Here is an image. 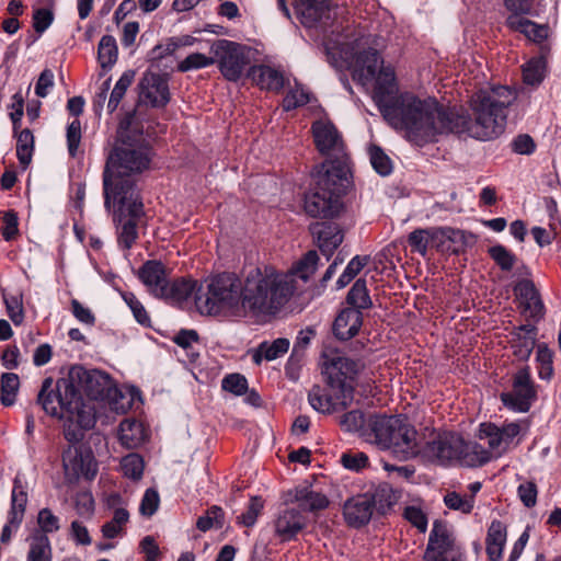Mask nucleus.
Returning <instances> with one entry per match:
<instances>
[{"label":"nucleus","mask_w":561,"mask_h":561,"mask_svg":"<svg viewBox=\"0 0 561 561\" xmlns=\"http://www.w3.org/2000/svg\"><path fill=\"white\" fill-rule=\"evenodd\" d=\"M352 75L364 87L374 83L373 98L385 118L416 146L434 142L446 133L483 141L495 139L504 133L508 107L516 100V93L506 85L480 89L471 95V114H467L445 110L436 100H422L412 93L393 98L398 90L394 70L383 65L374 48L356 55Z\"/></svg>","instance_id":"obj_1"},{"label":"nucleus","mask_w":561,"mask_h":561,"mask_svg":"<svg viewBox=\"0 0 561 561\" xmlns=\"http://www.w3.org/2000/svg\"><path fill=\"white\" fill-rule=\"evenodd\" d=\"M151 149L141 135H128L118 131V140L110 152L103 171V195L106 204L113 202H135L140 197L137 176L149 168Z\"/></svg>","instance_id":"obj_2"},{"label":"nucleus","mask_w":561,"mask_h":561,"mask_svg":"<svg viewBox=\"0 0 561 561\" xmlns=\"http://www.w3.org/2000/svg\"><path fill=\"white\" fill-rule=\"evenodd\" d=\"M295 278L274 267L252 268L242 282V306L254 314H274L294 295Z\"/></svg>","instance_id":"obj_3"},{"label":"nucleus","mask_w":561,"mask_h":561,"mask_svg":"<svg viewBox=\"0 0 561 561\" xmlns=\"http://www.w3.org/2000/svg\"><path fill=\"white\" fill-rule=\"evenodd\" d=\"M363 438L380 449L390 450L400 460L411 459L420 451L416 430L397 415L369 416Z\"/></svg>","instance_id":"obj_4"},{"label":"nucleus","mask_w":561,"mask_h":561,"mask_svg":"<svg viewBox=\"0 0 561 561\" xmlns=\"http://www.w3.org/2000/svg\"><path fill=\"white\" fill-rule=\"evenodd\" d=\"M242 282L233 273L205 278L197 287L195 306L201 314H239L243 310Z\"/></svg>","instance_id":"obj_5"},{"label":"nucleus","mask_w":561,"mask_h":561,"mask_svg":"<svg viewBox=\"0 0 561 561\" xmlns=\"http://www.w3.org/2000/svg\"><path fill=\"white\" fill-rule=\"evenodd\" d=\"M350 169L343 161L318 172L312 191L305 197V210L311 217H334L341 208V195L348 183Z\"/></svg>","instance_id":"obj_6"},{"label":"nucleus","mask_w":561,"mask_h":561,"mask_svg":"<svg viewBox=\"0 0 561 561\" xmlns=\"http://www.w3.org/2000/svg\"><path fill=\"white\" fill-rule=\"evenodd\" d=\"M54 379L47 377L43 380L37 396V402L43 410L55 417L66 419L81 428L90 430L95 424L94 408L83 402L82 396L72 400L70 396H65V391H56Z\"/></svg>","instance_id":"obj_7"},{"label":"nucleus","mask_w":561,"mask_h":561,"mask_svg":"<svg viewBox=\"0 0 561 561\" xmlns=\"http://www.w3.org/2000/svg\"><path fill=\"white\" fill-rule=\"evenodd\" d=\"M425 455L442 465L458 462L466 467L482 466L492 457L491 451L478 443L465 442L456 433H444L428 442Z\"/></svg>","instance_id":"obj_8"},{"label":"nucleus","mask_w":561,"mask_h":561,"mask_svg":"<svg viewBox=\"0 0 561 561\" xmlns=\"http://www.w3.org/2000/svg\"><path fill=\"white\" fill-rule=\"evenodd\" d=\"M56 391H65V396L79 398L84 392L91 400H111L118 392L111 376L99 369H87L81 365H73L68 374L58 379Z\"/></svg>","instance_id":"obj_9"},{"label":"nucleus","mask_w":561,"mask_h":561,"mask_svg":"<svg viewBox=\"0 0 561 561\" xmlns=\"http://www.w3.org/2000/svg\"><path fill=\"white\" fill-rule=\"evenodd\" d=\"M136 203L138 206L134 207L131 202H113L106 204V199L104 198V207L112 211L113 221L117 226L118 234L117 242L119 247L123 249H130L133 244L136 242L138 238L137 225L139 219L144 216V204L140 197H136Z\"/></svg>","instance_id":"obj_10"},{"label":"nucleus","mask_w":561,"mask_h":561,"mask_svg":"<svg viewBox=\"0 0 561 561\" xmlns=\"http://www.w3.org/2000/svg\"><path fill=\"white\" fill-rule=\"evenodd\" d=\"M215 62L222 76L229 81H238L249 65L247 47L228 39H217L210 46Z\"/></svg>","instance_id":"obj_11"},{"label":"nucleus","mask_w":561,"mask_h":561,"mask_svg":"<svg viewBox=\"0 0 561 561\" xmlns=\"http://www.w3.org/2000/svg\"><path fill=\"white\" fill-rule=\"evenodd\" d=\"M323 357V374L327 376L329 386H331L333 390H346L347 388L350 389L351 394L354 396L353 381L363 368V364L359 360L348 358L339 352L325 354Z\"/></svg>","instance_id":"obj_12"},{"label":"nucleus","mask_w":561,"mask_h":561,"mask_svg":"<svg viewBox=\"0 0 561 561\" xmlns=\"http://www.w3.org/2000/svg\"><path fill=\"white\" fill-rule=\"evenodd\" d=\"M312 134L317 149L321 154L332 158L323 164L324 170L343 161L347 165L345 145L336 127L331 122L318 121L312 124Z\"/></svg>","instance_id":"obj_13"},{"label":"nucleus","mask_w":561,"mask_h":561,"mask_svg":"<svg viewBox=\"0 0 561 561\" xmlns=\"http://www.w3.org/2000/svg\"><path fill=\"white\" fill-rule=\"evenodd\" d=\"M353 400L354 396L351 394L350 389L333 390V388L329 386L328 380L325 387L314 385L308 393V401L312 409L327 414L347 409Z\"/></svg>","instance_id":"obj_14"},{"label":"nucleus","mask_w":561,"mask_h":561,"mask_svg":"<svg viewBox=\"0 0 561 561\" xmlns=\"http://www.w3.org/2000/svg\"><path fill=\"white\" fill-rule=\"evenodd\" d=\"M536 399V390L527 368L517 371L514 377L513 391L501 394L503 404L517 412H527Z\"/></svg>","instance_id":"obj_15"},{"label":"nucleus","mask_w":561,"mask_h":561,"mask_svg":"<svg viewBox=\"0 0 561 561\" xmlns=\"http://www.w3.org/2000/svg\"><path fill=\"white\" fill-rule=\"evenodd\" d=\"M62 463L67 474L89 480L96 474V465L92 453L81 446H69L62 454Z\"/></svg>","instance_id":"obj_16"},{"label":"nucleus","mask_w":561,"mask_h":561,"mask_svg":"<svg viewBox=\"0 0 561 561\" xmlns=\"http://www.w3.org/2000/svg\"><path fill=\"white\" fill-rule=\"evenodd\" d=\"M309 230L321 253L329 260L344 240V232L336 222L317 221Z\"/></svg>","instance_id":"obj_17"},{"label":"nucleus","mask_w":561,"mask_h":561,"mask_svg":"<svg viewBox=\"0 0 561 561\" xmlns=\"http://www.w3.org/2000/svg\"><path fill=\"white\" fill-rule=\"evenodd\" d=\"M454 546V539L449 535L446 526L436 520L428 538L424 559L426 561H443L444 557L460 552L456 550Z\"/></svg>","instance_id":"obj_18"},{"label":"nucleus","mask_w":561,"mask_h":561,"mask_svg":"<svg viewBox=\"0 0 561 561\" xmlns=\"http://www.w3.org/2000/svg\"><path fill=\"white\" fill-rule=\"evenodd\" d=\"M140 98L154 107H163L170 101L167 79L158 73L147 72L139 82Z\"/></svg>","instance_id":"obj_19"},{"label":"nucleus","mask_w":561,"mask_h":561,"mask_svg":"<svg viewBox=\"0 0 561 561\" xmlns=\"http://www.w3.org/2000/svg\"><path fill=\"white\" fill-rule=\"evenodd\" d=\"M514 294L524 314L537 321L542 318L543 304L531 280H519L514 287Z\"/></svg>","instance_id":"obj_20"},{"label":"nucleus","mask_w":561,"mask_h":561,"mask_svg":"<svg viewBox=\"0 0 561 561\" xmlns=\"http://www.w3.org/2000/svg\"><path fill=\"white\" fill-rule=\"evenodd\" d=\"M371 501L368 493L348 499L343 505V516L346 524L355 528L366 525L374 513Z\"/></svg>","instance_id":"obj_21"},{"label":"nucleus","mask_w":561,"mask_h":561,"mask_svg":"<svg viewBox=\"0 0 561 561\" xmlns=\"http://www.w3.org/2000/svg\"><path fill=\"white\" fill-rule=\"evenodd\" d=\"M307 518L300 510L288 507L280 511L274 522L275 534L283 540L288 541L306 528Z\"/></svg>","instance_id":"obj_22"},{"label":"nucleus","mask_w":561,"mask_h":561,"mask_svg":"<svg viewBox=\"0 0 561 561\" xmlns=\"http://www.w3.org/2000/svg\"><path fill=\"white\" fill-rule=\"evenodd\" d=\"M138 276L148 290L159 298L168 282L164 265L159 261H147L138 271Z\"/></svg>","instance_id":"obj_23"},{"label":"nucleus","mask_w":561,"mask_h":561,"mask_svg":"<svg viewBox=\"0 0 561 561\" xmlns=\"http://www.w3.org/2000/svg\"><path fill=\"white\" fill-rule=\"evenodd\" d=\"M363 323L362 312L356 309H343L333 323V332L340 340L346 341L355 336Z\"/></svg>","instance_id":"obj_24"},{"label":"nucleus","mask_w":561,"mask_h":561,"mask_svg":"<svg viewBox=\"0 0 561 561\" xmlns=\"http://www.w3.org/2000/svg\"><path fill=\"white\" fill-rule=\"evenodd\" d=\"M249 77L261 89L270 91L278 92L285 84L283 73L265 65L251 67L249 70Z\"/></svg>","instance_id":"obj_25"},{"label":"nucleus","mask_w":561,"mask_h":561,"mask_svg":"<svg viewBox=\"0 0 561 561\" xmlns=\"http://www.w3.org/2000/svg\"><path fill=\"white\" fill-rule=\"evenodd\" d=\"M506 25L513 31L523 33L528 39L535 43H541L549 34V27L547 25L537 24L524 16L508 15Z\"/></svg>","instance_id":"obj_26"},{"label":"nucleus","mask_w":561,"mask_h":561,"mask_svg":"<svg viewBox=\"0 0 561 561\" xmlns=\"http://www.w3.org/2000/svg\"><path fill=\"white\" fill-rule=\"evenodd\" d=\"M537 329L531 324H524L517 329L515 337L512 341L514 355L519 360L529 358L536 344Z\"/></svg>","instance_id":"obj_27"},{"label":"nucleus","mask_w":561,"mask_h":561,"mask_svg":"<svg viewBox=\"0 0 561 561\" xmlns=\"http://www.w3.org/2000/svg\"><path fill=\"white\" fill-rule=\"evenodd\" d=\"M294 501L299 504V508L311 513L325 510L330 504L327 495L316 492L309 486L296 488L294 490Z\"/></svg>","instance_id":"obj_28"},{"label":"nucleus","mask_w":561,"mask_h":561,"mask_svg":"<svg viewBox=\"0 0 561 561\" xmlns=\"http://www.w3.org/2000/svg\"><path fill=\"white\" fill-rule=\"evenodd\" d=\"M486 554L490 561H499L506 542V527L500 520H493L486 535Z\"/></svg>","instance_id":"obj_29"},{"label":"nucleus","mask_w":561,"mask_h":561,"mask_svg":"<svg viewBox=\"0 0 561 561\" xmlns=\"http://www.w3.org/2000/svg\"><path fill=\"white\" fill-rule=\"evenodd\" d=\"M289 344V340L285 337H279L272 342L264 341L253 350L252 359L256 365H260L263 359L267 362L274 360L288 352Z\"/></svg>","instance_id":"obj_30"},{"label":"nucleus","mask_w":561,"mask_h":561,"mask_svg":"<svg viewBox=\"0 0 561 561\" xmlns=\"http://www.w3.org/2000/svg\"><path fill=\"white\" fill-rule=\"evenodd\" d=\"M196 282L190 279H176L172 283L167 282L163 288V295L159 298L170 302L185 301L193 293L196 294Z\"/></svg>","instance_id":"obj_31"},{"label":"nucleus","mask_w":561,"mask_h":561,"mask_svg":"<svg viewBox=\"0 0 561 561\" xmlns=\"http://www.w3.org/2000/svg\"><path fill=\"white\" fill-rule=\"evenodd\" d=\"M26 504V489L22 484V481L19 478H15L11 494V510L9 512V516H11V524H14L15 528H18L23 520Z\"/></svg>","instance_id":"obj_32"},{"label":"nucleus","mask_w":561,"mask_h":561,"mask_svg":"<svg viewBox=\"0 0 561 561\" xmlns=\"http://www.w3.org/2000/svg\"><path fill=\"white\" fill-rule=\"evenodd\" d=\"M328 4L329 0H295L297 12L304 19V23L308 25L321 19Z\"/></svg>","instance_id":"obj_33"},{"label":"nucleus","mask_w":561,"mask_h":561,"mask_svg":"<svg viewBox=\"0 0 561 561\" xmlns=\"http://www.w3.org/2000/svg\"><path fill=\"white\" fill-rule=\"evenodd\" d=\"M346 301L352 306L350 309H356L358 311L362 309H368L373 306L365 279L358 278L353 284L346 296Z\"/></svg>","instance_id":"obj_34"},{"label":"nucleus","mask_w":561,"mask_h":561,"mask_svg":"<svg viewBox=\"0 0 561 561\" xmlns=\"http://www.w3.org/2000/svg\"><path fill=\"white\" fill-rule=\"evenodd\" d=\"M34 152L33 133L25 128L16 135V157L23 169H26L32 161Z\"/></svg>","instance_id":"obj_35"},{"label":"nucleus","mask_w":561,"mask_h":561,"mask_svg":"<svg viewBox=\"0 0 561 561\" xmlns=\"http://www.w3.org/2000/svg\"><path fill=\"white\" fill-rule=\"evenodd\" d=\"M118 49L112 35H104L98 47V58L102 68L112 67L117 60Z\"/></svg>","instance_id":"obj_36"},{"label":"nucleus","mask_w":561,"mask_h":561,"mask_svg":"<svg viewBox=\"0 0 561 561\" xmlns=\"http://www.w3.org/2000/svg\"><path fill=\"white\" fill-rule=\"evenodd\" d=\"M118 435L123 445L134 448L140 443L142 437L141 424L136 421L124 420L119 424Z\"/></svg>","instance_id":"obj_37"},{"label":"nucleus","mask_w":561,"mask_h":561,"mask_svg":"<svg viewBox=\"0 0 561 561\" xmlns=\"http://www.w3.org/2000/svg\"><path fill=\"white\" fill-rule=\"evenodd\" d=\"M19 387L20 380L16 374H2L0 381V400L3 405L10 407L15 402Z\"/></svg>","instance_id":"obj_38"},{"label":"nucleus","mask_w":561,"mask_h":561,"mask_svg":"<svg viewBox=\"0 0 561 561\" xmlns=\"http://www.w3.org/2000/svg\"><path fill=\"white\" fill-rule=\"evenodd\" d=\"M368 497L373 500V507L380 514H385L394 503L396 495L388 484L379 485L373 493H368Z\"/></svg>","instance_id":"obj_39"},{"label":"nucleus","mask_w":561,"mask_h":561,"mask_svg":"<svg viewBox=\"0 0 561 561\" xmlns=\"http://www.w3.org/2000/svg\"><path fill=\"white\" fill-rule=\"evenodd\" d=\"M28 561H50V543L45 534L36 533L32 537Z\"/></svg>","instance_id":"obj_40"},{"label":"nucleus","mask_w":561,"mask_h":561,"mask_svg":"<svg viewBox=\"0 0 561 561\" xmlns=\"http://www.w3.org/2000/svg\"><path fill=\"white\" fill-rule=\"evenodd\" d=\"M546 71V61L542 57L533 58L523 67V78L525 83L530 85L539 84Z\"/></svg>","instance_id":"obj_41"},{"label":"nucleus","mask_w":561,"mask_h":561,"mask_svg":"<svg viewBox=\"0 0 561 561\" xmlns=\"http://www.w3.org/2000/svg\"><path fill=\"white\" fill-rule=\"evenodd\" d=\"M480 437L488 438V445L492 451H495L497 455L504 453L507 448L505 446L504 439L500 432V427L491 423H483L480 426Z\"/></svg>","instance_id":"obj_42"},{"label":"nucleus","mask_w":561,"mask_h":561,"mask_svg":"<svg viewBox=\"0 0 561 561\" xmlns=\"http://www.w3.org/2000/svg\"><path fill=\"white\" fill-rule=\"evenodd\" d=\"M134 77H135L134 71H126L122 75V77L116 82L114 89L112 90V93L110 95V100L107 103V108L111 113H113L117 108V106H118L119 102L122 101V99L124 98L127 89L133 83Z\"/></svg>","instance_id":"obj_43"},{"label":"nucleus","mask_w":561,"mask_h":561,"mask_svg":"<svg viewBox=\"0 0 561 561\" xmlns=\"http://www.w3.org/2000/svg\"><path fill=\"white\" fill-rule=\"evenodd\" d=\"M447 237V247L446 252L459 253L465 250V248L473 243V236L471 233H467L463 230L455 229L450 227L449 233Z\"/></svg>","instance_id":"obj_44"},{"label":"nucleus","mask_w":561,"mask_h":561,"mask_svg":"<svg viewBox=\"0 0 561 561\" xmlns=\"http://www.w3.org/2000/svg\"><path fill=\"white\" fill-rule=\"evenodd\" d=\"M367 420L364 417L363 412L353 410L343 414L340 419V426L345 432H357L363 437L366 430Z\"/></svg>","instance_id":"obj_45"},{"label":"nucleus","mask_w":561,"mask_h":561,"mask_svg":"<svg viewBox=\"0 0 561 561\" xmlns=\"http://www.w3.org/2000/svg\"><path fill=\"white\" fill-rule=\"evenodd\" d=\"M488 252L497 266L505 272L511 271L517 261L516 255L502 244L491 247Z\"/></svg>","instance_id":"obj_46"},{"label":"nucleus","mask_w":561,"mask_h":561,"mask_svg":"<svg viewBox=\"0 0 561 561\" xmlns=\"http://www.w3.org/2000/svg\"><path fill=\"white\" fill-rule=\"evenodd\" d=\"M121 469L125 477L139 480L144 472V460L138 454H129L122 459Z\"/></svg>","instance_id":"obj_47"},{"label":"nucleus","mask_w":561,"mask_h":561,"mask_svg":"<svg viewBox=\"0 0 561 561\" xmlns=\"http://www.w3.org/2000/svg\"><path fill=\"white\" fill-rule=\"evenodd\" d=\"M319 261V256L317 251L310 250L305 256L297 263L294 275H297L302 280H308V278L316 272L317 264Z\"/></svg>","instance_id":"obj_48"},{"label":"nucleus","mask_w":561,"mask_h":561,"mask_svg":"<svg viewBox=\"0 0 561 561\" xmlns=\"http://www.w3.org/2000/svg\"><path fill=\"white\" fill-rule=\"evenodd\" d=\"M408 242L413 251L426 256L428 247H432L430 228L413 230L408 237Z\"/></svg>","instance_id":"obj_49"},{"label":"nucleus","mask_w":561,"mask_h":561,"mask_svg":"<svg viewBox=\"0 0 561 561\" xmlns=\"http://www.w3.org/2000/svg\"><path fill=\"white\" fill-rule=\"evenodd\" d=\"M444 503L449 510L469 514L473 508V495L461 496L457 492H448L444 496Z\"/></svg>","instance_id":"obj_50"},{"label":"nucleus","mask_w":561,"mask_h":561,"mask_svg":"<svg viewBox=\"0 0 561 561\" xmlns=\"http://www.w3.org/2000/svg\"><path fill=\"white\" fill-rule=\"evenodd\" d=\"M224 526V511L219 506H213L206 515L197 519L196 527L201 531H207L213 527L221 528Z\"/></svg>","instance_id":"obj_51"},{"label":"nucleus","mask_w":561,"mask_h":561,"mask_svg":"<svg viewBox=\"0 0 561 561\" xmlns=\"http://www.w3.org/2000/svg\"><path fill=\"white\" fill-rule=\"evenodd\" d=\"M263 507V500L260 496H252L247 507V511L243 512L240 516H238V524L244 527H252L255 524Z\"/></svg>","instance_id":"obj_52"},{"label":"nucleus","mask_w":561,"mask_h":561,"mask_svg":"<svg viewBox=\"0 0 561 561\" xmlns=\"http://www.w3.org/2000/svg\"><path fill=\"white\" fill-rule=\"evenodd\" d=\"M309 102V93L299 84L291 88L283 100V108L290 111L299 106H304Z\"/></svg>","instance_id":"obj_53"},{"label":"nucleus","mask_w":561,"mask_h":561,"mask_svg":"<svg viewBox=\"0 0 561 561\" xmlns=\"http://www.w3.org/2000/svg\"><path fill=\"white\" fill-rule=\"evenodd\" d=\"M213 64H215L214 56L207 57L201 53H193L179 64L178 69L181 72H186L193 69L205 68Z\"/></svg>","instance_id":"obj_54"},{"label":"nucleus","mask_w":561,"mask_h":561,"mask_svg":"<svg viewBox=\"0 0 561 561\" xmlns=\"http://www.w3.org/2000/svg\"><path fill=\"white\" fill-rule=\"evenodd\" d=\"M370 162L373 168L382 176L391 173L392 164L389 157L379 148L371 147L369 150Z\"/></svg>","instance_id":"obj_55"},{"label":"nucleus","mask_w":561,"mask_h":561,"mask_svg":"<svg viewBox=\"0 0 561 561\" xmlns=\"http://www.w3.org/2000/svg\"><path fill=\"white\" fill-rule=\"evenodd\" d=\"M222 389L236 396H241L248 390V381L244 376L240 374H230L221 381Z\"/></svg>","instance_id":"obj_56"},{"label":"nucleus","mask_w":561,"mask_h":561,"mask_svg":"<svg viewBox=\"0 0 561 561\" xmlns=\"http://www.w3.org/2000/svg\"><path fill=\"white\" fill-rule=\"evenodd\" d=\"M37 523L41 534L54 533L59 529V519L49 508H43L38 512Z\"/></svg>","instance_id":"obj_57"},{"label":"nucleus","mask_w":561,"mask_h":561,"mask_svg":"<svg viewBox=\"0 0 561 561\" xmlns=\"http://www.w3.org/2000/svg\"><path fill=\"white\" fill-rule=\"evenodd\" d=\"M341 462L348 470L359 471L367 467L368 457L362 451L345 453L341 456Z\"/></svg>","instance_id":"obj_58"},{"label":"nucleus","mask_w":561,"mask_h":561,"mask_svg":"<svg viewBox=\"0 0 561 561\" xmlns=\"http://www.w3.org/2000/svg\"><path fill=\"white\" fill-rule=\"evenodd\" d=\"M81 141V124L76 119L67 127V145L69 154L75 158Z\"/></svg>","instance_id":"obj_59"},{"label":"nucleus","mask_w":561,"mask_h":561,"mask_svg":"<svg viewBox=\"0 0 561 561\" xmlns=\"http://www.w3.org/2000/svg\"><path fill=\"white\" fill-rule=\"evenodd\" d=\"M159 503L160 497L158 492L154 489H148L140 503V514L148 517L152 516L157 512Z\"/></svg>","instance_id":"obj_60"},{"label":"nucleus","mask_w":561,"mask_h":561,"mask_svg":"<svg viewBox=\"0 0 561 561\" xmlns=\"http://www.w3.org/2000/svg\"><path fill=\"white\" fill-rule=\"evenodd\" d=\"M404 518L409 520L414 527L421 533H425L427 529V517L424 512L416 506H408L404 510Z\"/></svg>","instance_id":"obj_61"},{"label":"nucleus","mask_w":561,"mask_h":561,"mask_svg":"<svg viewBox=\"0 0 561 561\" xmlns=\"http://www.w3.org/2000/svg\"><path fill=\"white\" fill-rule=\"evenodd\" d=\"M18 225L19 219L16 213L8 210L3 216V226L1 228V234L4 240L10 241L16 237L19 232Z\"/></svg>","instance_id":"obj_62"},{"label":"nucleus","mask_w":561,"mask_h":561,"mask_svg":"<svg viewBox=\"0 0 561 561\" xmlns=\"http://www.w3.org/2000/svg\"><path fill=\"white\" fill-rule=\"evenodd\" d=\"M518 496L526 507H534L537 503V486L534 482L527 481L522 483L518 489Z\"/></svg>","instance_id":"obj_63"},{"label":"nucleus","mask_w":561,"mask_h":561,"mask_svg":"<svg viewBox=\"0 0 561 561\" xmlns=\"http://www.w3.org/2000/svg\"><path fill=\"white\" fill-rule=\"evenodd\" d=\"M450 227H431L430 228V238L432 241V248L436 249L439 252H446L447 247V237L449 233Z\"/></svg>","instance_id":"obj_64"}]
</instances>
